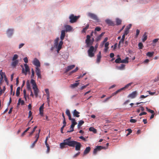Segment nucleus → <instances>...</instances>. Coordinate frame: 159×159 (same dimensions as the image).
Here are the masks:
<instances>
[{
  "instance_id": "obj_30",
  "label": "nucleus",
  "mask_w": 159,
  "mask_h": 159,
  "mask_svg": "<svg viewBox=\"0 0 159 159\" xmlns=\"http://www.w3.org/2000/svg\"><path fill=\"white\" fill-rule=\"evenodd\" d=\"M129 57H126L125 59L121 60V63H128L129 62Z\"/></svg>"
},
{
  "instance_id": "obj_38",
  "label": "nucleus",
  "mask_w": 159,
  "mask_h": 159,
  "mask_svg": "<svg viewBox=\"0 0 159 159\" xmlns=\"http://www.w3.org/2000/svg\"><path fill=\"white\" fill-rule=\"evenodd\" d=\"M154 52H147V56H148L149 57H152L153 56V55L154 54Z\"/></svg>"
},
{
  "instance_id": "obj_40",
  "label": "nucleus",
  "mask_w": 159,
  "mask_h": 159,
  "mask_svg": "<svg viewBox=\"0 0 159 159\" xmlns=\"http://www.w3.org/2000/svg\"><path fill=\"white\" fill-rule=\"evenodd\" d=\"M84 121H83V120H80L79 121L78 125V127L79 128L80 127V126H82V125L84 124Z\"/></svg>"
},
{
  "instance_id": "obj_62",
  "label": "nucleus",
  "mask_w": 159,
  "mask_h": 159,
  "mask_svg": "<svg viewBox=\"0 0 159 159\" xmlns=\"http://www.w3.org/2000/svg\"><path fill=\"white\" fill-rule=\"evenodd\" d=\"M63 126H64V127H65V126L66 125V122L65 119H64L63 120Z\"/></svg>"
},
{
  "instance_id": "obj_24",
  "label": "nucleus",
  "mask_w": 159,
  "mask_h": 159,
  "mask_svg": "<svg viewBox=\"0 0 159 159\" xmlns=\"http://www.w3.org/2000/svg\"><path fill=\"white\" fill-rule=\"evenodd\" d=\"M13 31V29H8L7 30V33L9 37L11 36L12 35Z\"/></svg>"
},
{
  "instance_id": "obj_45",
  "label": "nucleus",
  "mask_w": 159,
  "mask_h": 159,
  "mask_svg": "<svg viewBox=\"0 0 159 159\" xmlns=\"http://www.w3.org/2000/svg\"><path fill=\"white\" fill-rule=\"evenodd\" d=\"M101 30V28L100 27H96L95 29V33H96V31H99Z\"/></svg>"
},
{
  "instance_id": "obj_57",
  "label": "nucleus",
  "mask_w": 159,
  "mask_h": 159,
  "mask_svg": "<svg viewBox=\"0 0 159 159\" xmlns=\"http://www.w3.org/2000/svg\"><path fill=\"white\" fill-rule=\"evenodd\" d=\"M147 114V112H141V113H140L139 115L140 116H141L143 115H146Z\"/></svg>"
},
{
  "instance_id": "obj_31",
  "label": "nucleus",
  "mask_w": 159,
  "mask_h": 159,
  "mask_svg": "<svg viewBox=\"0 0 159 159\" xmlns=\"http://www.w3.org/2000/svg\"><path fill=\"white\" fill-rule=\"evenodd\" d=\"M37 126H35L34 128H33V130L30 133L29 135V137H31L32 135L35 131L36 129H37Z\"/></svg>"
},
{
  "instance_id": "obj_4",
  "label": "nucleus",
  "mask_w": 159,
  "mask_h": 159,
  "mask_svg": "<svg viewBox=\"0 0 159 159\" xmlns=\"http://www.w3.org/2000/svg\"><path fill=\"white\" fill-rule=\"evenodd\" d=\"M94 48L93 46H91L88 51V55L90 57H93L94 56L95 51H94Z\"/></svg>"
},
{
  "instance_id": "obj_29",
  "label": "nucleus",
  "mask_w": 159,
  "mask_h": 159,
  "mask_svg": "<svg viewBox=\"0 0 159 159\" xmlns=\"http://www.w3.org/2000/svg\"><path fill=\"white\" fill-rule=\"evenodd\" d=\"M18 63V60L13 61L11 63V65L15 67L16 66V65Z\"/></svg>"
},
{
  "instance_id": "obj_54",
  "label": "nucleus",
  "mask_w": 159,
  "mask_h": 159,
  "mask_svg": "<svg viewBox=\"0 0 159 159\" xmlns=\"http://www.w3.org/2000/svg\"><path fill=\"white\" fill-rule=\"evenodd\" d=\"M147 92H148L149 94H150L151 95H154L156 93V92H152L150 91H148Z\"/></svg>"
},
{
  "instance_id": "obj_26",
  "label": "nucleus",
  "mask_w": 159,
  "mask_h": 159,
  "mask_svg": "<svg viewBox=\"0 0 159 159\" xmlns=\"http://www.w3.org/2000/svg\"><path fill=\"white\" fill-rule=\"evenodd\" d=\"M89 27V24H87L86 27H83L82 31L83 33H85L87 30H88Z\"/></svg>"
},
{
  "instance_id": "obj_41",
  "label": "nucleus",
  "mask_w": 159,
  "mask_h": 159,
  "mask_svg": "<svg viewBox=\"0 0 159 159\" xmlns=\"http://www.w3.org/2000/svg\"><path fill=\"white\" fill-rule=\"evenodd\" d=\"M20 87H18V88H17L16 93V95L17 97H18L20 94Z\"/></svg>"
},
{
  "instance_id": "obj_46",
  "label": "nucleus",
  "mask_w": 159,
  "mask_h": 159,
  "mask_svg": "<svg viewBox=\"0 0 159 159\" xmlns=\"http://www.w3.org/2000/svg\"><path fill=\"white\" fill-rule=\"evenodd\" d=\"M31 71H32V75L31 76V79H33V77H34V70L33 68H32Z\"/></svg>"
},
{
  "instance_id": "obj_27",
  "label": "nucleus",
  "mask_w": 159,
  "mask_h": 159,
  "mask_svg": "<svg viewBox=\"0 0 159 159\" xmlns=\"http://www.w3.org/2000/svg\"><path fill=\"white\" fill-rule=\"evenodd\" d=\"M2 74H4V79L6 81V82H7L8 81V80H7V76L5 74V73L4 72H2V70H1L0 71V75H1V76H2Z\"/></svg>"
},
{
  "instance_id": "obj_20",
  "label": "nucleus",
  "mask_w": 159,
  "mask_h": 159,
  "mask_svg": "<svg viewBox=\"0 0 159 159\" xmlns=\"http://www.w3.org/2000/svg\"><path fill=\"white\" fill-rule=\"evenodd\" d=\"M35 137L36 138V140L31 145V148H33L34 147L36 143H37L38 140L39 139V135H35Z\"/></svg>"
},
{
  "instance_id": "obj_42",
  "label": "nucleus",
  "mask_w": 159,
  "mask_h": 159,
  "mask_svg": "<svg viewBox=\"0 0 159 159\" xmlns=\"http://www.w3.org/2000/svg\"><path fill=\"white\" fill-rule=\"evenodd\" d=\"M121 59L120 57H118L116 59L115 62L116 63H121Z\"/></svg>"
},
{
  "instance_id": "obj_52",
  "label": "nucleus",
  "mask_w": 159,
  "mask_h": 159,
  "mask_svg": "<svg viewBox=\"0 0 159 159\" xmlns=\"http://www.w3.org/2000/svg\"><path fill=\"white\" fill-rule=\"evenodd\" d=\"M101 38L99 35V36L97 37L96 39V41H98L100 40Z\"/></svg>"
},
{
  "instance_id": "obj_64",
  "label": "nucleus",
  "mask_w": 159,
  "mask_h": 159,
  "mask_svg": "<svg viewBox=\"0 0 159 159\" xmlns=\"http://www.w3.org/2000/svg\"><path fill=\"white\" fill-rule=\"evenodd\" d=\"M39 113L40 114V115L43 116V111L39 110Z\"/></svg>"
},
{
  "instance_id": "obj_19",
  "label": "nucleus",
  "mask_w": 159,
  "mask_h": 159,
  "mask_svg": "<svg viewBox=\"0 0 159 159\" xmlns=\"http://www.w3.org/2000/svg\"><path fill=\"white\" fill-rule=\"evenodd\" d=\"M66 31L65 30H62L61 31V36L60 37V39H61V41H62L64 39V37L66 35Z\"/></svg>"
},
{
  "instance_id": "obj_33",
  "label": "nucleus",
  "mask_w": 159,
  "mask_h": 159,
  "mask_svg": "<svg viewBox=\"0 0 159 159\" xmlns=\"http://www.w3.org/2000/svg\"><path fill=\"white\" fill-rule=\"evenodd\" d=\"M143 38L142 39V41L143 42H144L147 39V35L146 34V33H144L143 36Z\"/></svg>"
},
{
  "instance_id": "obj_60",
  "label": "nucleus",
  "mask_w": 159,
  "mask_h": 159,
  "mask_svg": "<svg viewBox=\"0 0 159 159\" xmlns=\"http://www.w3.org/2000/svg\"><path fill=\"white\" fill-rule=\"evenodd\" d=\"M80 153V152H78V153H76V154H75V155H74V156L73 157V158H75L77 156L79 155Z\"/></svg>"
},
{
  "instance_id": "obj_63",
  "label": "nucleus",
  "mask_w": 159,
  "mask_h": 159,
  "mask_svg": "<svg viewBox=\"0 0 159 159\" xmlns=\"http://www.w3.org/2000/svg\"><path fill=\"white\" fill-rule=\"evenodd\" d=\"M108 39L107 37H106L104 38V40L103 42V43H105L106 42L107 40Z\"/></svg>"
},
{
  "instance_id": "obj_34",
  "label": "nucleus",
  "mask_w": 159,
  "mask_h": 159,
  "mask_svg": "<svg viewBox=\"0 0 159 159\" xmlns=\"http://www.w3.org/2000/svg\"><path fill=\"white\" fill-rule=\"evenodd\" d=\"M89 130L93 132L94 133H96L97 132V131L96 129L93 127H90L89 129Z\"/></svg>"
},
{
  "instance_id": "obj_5",
  "label": "nucleus",
  "mask_w": 159,
  "mask_h": 159,
  "mask_svg": "<svg viewBox=\"0 0 159 159\" xmlns=\"http://www.w3.org/2000/svg\"><path fill=\"white\" fill-rule=\"evenodd\" d=\"M88 15L93 20L96 22H98L99 21V20L97 17V16L94 13H89Z\"/></svg>"
},
{
  "instance_id": "obj_6",
  "label": "nucleus",
  "mask_w": 159,
  "mask_h": 159,
  "mask_svg": "<svg viewBox=\"0 0 159 159\" xmlns=\"http://www.w3.org/2000/svg\"><path fill=\"white\" fill-rule=\"evenodd\" d=\"M79 16H74L73 14H71L69 16L70 21V23H73L77 21L78 19H79Z\"/></svg>"
},
{
  "instance_id": "obj_56",
  "label": "nucleus",
  "mask_w": 159,
  "mask_h": 159,
  "mask_svg": "<svg viewBox=\"0 0 159 159\" xmlns=\"http://www.w3.org/2000/svg\"><path fill=\"white\" fill-rule=\"evenodd\" d=\"M137 121L135 119H131L130 120V122L131 123H135Z\"/></svg>"
},
{
  "instance_id": "obj_2",
  "label": "nucleus",
  "mask_w": 159,
  "mask_h": 159,
  "mask_svg": "<svg viewBox=\"0 0 159 159\" xmlns=\"http://www.w3.org/2000/svg\"><path fill=\"white\" fill-rule=\"evenodd\" d=\"M59 40V38L58 37L56 38L54 41V43L55 48L57 49V52L58 53H59L60 50L62 46L63 43L62 41H61L58 44Z\"/></svg>"
},
{
  "instance_id": "obj_51",
  "label": "nucleus",
  "mask_w": 159,
  "mask_h": 159,
  "mask_svg": "<svg viewBox=\"0 0 159 159\" xmlns=\"http://www.w3.org/2000/svg\"><path fill=\"white\" fill-rule=\"evenodd\" d=\"M89 85V84H86V85H84V86H81V87L80 88V89L83 90V89H84L87 88V86H88V85Z\"/></svg>"
},
{
  "instance_id": "obj_12",
  "label": "nucleus",
  "mask_w": 159,
  "mask_h": 159,
  "mask_svg": "<svg viewBox=\"0 0 159 159\" xmlns=\"http://www.w3.org/2000/svg\"><path fill=\"white\" fill-rule=\"evenodd\" d=\"M137 94V92L136 91H135L132 92L131 93L129 94L128 96V98H134L136 97Z\"/></svg>"
},
{
  "instance_id": "obj_22",
  "label": "nucleus",
  "mask_w": 159,
  "mask_h": 159,
  "mask_svg": "<svg viewBox=\"0 0 159 159\" xmlns=\"http://www.w3.org/2000/svg\"><path fill=\"white\" fill-rule=\"evenodd\" d=\"M30 83L32 85L33 89H34L37 86L35 80H34L33 79H31Z\"/></svg>"
},
{
  "instance_id": "obj_21",
  "label": "nucleus",
  "mask_w": 159,
  "mask_h": 159,
  "mask_svg": "<svg viewBox=\"0 0 159 159\" xmlns=\"http://www.w3.org/2000/svg\"><path fill=\"white\" fill-rule=\"evenodd\" d=\"M125 36L123 34L122 36L121 39L120 40V41L119 42V43L118 44V46L119 47H120V45L121 43H124V41L125 40Z\"/></svg>"
},
{
  "instance_id": "obj_58",
  "label": "nucleus",
  "mask_w": 159,
  "mask_h": 159,
  "mask_svg": "<svg viewBox=\"0 0 159 159\" xmlns=\"http://www.w3.org/2000/svg\"><path fill=\"white\" fill-rule=\"evenodd\" d=\"M158 39H153V41H152L153 43H156L158 42Z\"/></svg>"
},
{
  "instance_id": "obj_55",
  "label": "nucleus",
  "mask_w": 159,
  "mask_h": 159,
  "mask_svg": "<svg viewBox=\"0 0 159 159\" xmlns=\"http://www.w3.org/2000/svg\"><path fill=\"white\" fill-rule=\"evenodd\" d=\"M23 60L25 63H27V62H28V59L27 57H24L23 59Z\"/></svg>"
},
{
  "instance_id": "obj_50",
  "label": "nucleus",
  "mask_w": 159,
  "mask_h": 159,
  "mask_svg": "<svg viewBox=\"0 0 159 159\" xmlns=\"http://www.w3.org/2000/svg\"><path fill=\"white\" fill-rule=\"evenodd\" d=\"M44 105V103H43V104H42V106H40V108H39V110L43 111Z\"/></svg>"
},
{
  "instance_id": "obj_36",
  "label": "nucleus",
  "mask_w": 159,
  "mask_h": 159,
  "mask_svg": "<svg viewBox=\"0 0 159 159\" xmlns=\"http://www.w3.org/2000/svg\"><path fill=\"white\" fill-rule=\"evenodd\" d=\"M79 83H76L73 84H71L70 85V87L71 88H75V87L78 86L79 85Z\"/></svg>"
},
{
  "instance_id": "obj_13",
  "label": "nucleus",
  "mask_w": 159,
  "mask_h": 159,
  "mask_svg": "<svg viewBox=\"0 0 159 159\" xmlns=\"http://www.w3.org/2000/svg\"><path fill=\"white\" fill-rule=\"evenodd\" d=\"M35 72L36 73V75L38 78L41 79L42 77L41 74L40 70L39 68L36 67Z\"/></svg>"
},
{
  "instance_id": "obj_48",
  "label": "nucleus",
  "mask_w": 159,
  "mask_h": 159,
  "mask_svg": "<svg viewBox=\"0 0 159 159\" xmlns=\"http://www.w3.org/2000/svg\"><path fill=\"white\" fill-rule=\"evenodd\" d=\"M125 65L124 64H121L120 66L118 67V68L119 69H123L125 67Z\"/></svg>"
},
{
  "instance_id": "obj_32",
  "label": "nucleus",
  "mask_w": 159,
  "mask_h": 159,
  "mask_svg": "<svg viewBox=\"0 0 159 159\" xmlns=\"http://www.w3.org/2000/svg\"><path fill=\"white\" fill-rule=\"evenodd\" d=\"M109 45V43L108 42H106L105 44V48H104V51L107 52V51L108 48V46Z\"/></svg>"
},
{
  "instance_id": "obj_8",
  "label": "nucleus",
  "mask_w": 159,
  "mask_h": 159,
  "mask_svg": "<svg viewBox=\"0 0 159 159\" xmlns=\"http://www.w3.org/2000/svg\"><path fill=\"white\" fill-rule=\"evenodd\" d=\"M24 66L25 68V70L24 68H22V73L24 74L25 75H27V72H30V68L27 64H24Z\"/></svg>"
},
{
  "instance_id": "obj_61",
  "label": "nucleus",
  "mask_w": 159,
  "mask_h": 159,
  "mask_svg": "<svg viewBox=\"0 0 159 159\" xmlns=\"http://www.w3.org/2000/svg\"><path fill=\"white\" fill-rule=\"evenodd\" d=\"M32 115V112L31 111H29V116H28V118H29V117H30Z\"/></svg>"
},
{
  "instance_id": "obj_3",
  "label": "nucleus",
  "mask_w": 159,
  "mask_h": 159,
  "mask_svg": "<svg viewBox=\"0 0 159 159\" xmlns=\"http://www.w3.org/2000/svg\"><path fill=\"white\" fill-rule=\"evenodd\" d=\"M90 36L89 35H88L86 36V39L85 43H86V47H89L91 46L93 43V41H91L90 39Z\"/></svg>"
},
{
  "instance_id": "obj_37",
  "label": "nucleus",
  "mask_w": 159,
  "mask_h": 159,
  "mask_svg": "<svg viewBox=\"0 0 159 159\" xmlns=\"http://www.w3.org/2000/svg\"><path fill=\"white\" fill-rule=\"evenodd\" d=\"M129 27H126L125 30V31L124 33V35L125 36V35H126L129 33Z\"/></svg>"
},
{
  "instance_id": "obj_39",
  "label": "nucleus",
  "mask_w": 159,
  "mask_h": 159,
  "mask_svg": "<svg viewBox=\"0 0 159 159\" xmlns=\"http://www.w3.org/2000/svg\"><path fill=\"white\" fill-rule=\"evenodd\" d=\"M66 29L67 31H70L72 29V27L70 25H66L65 26Z\"/></svg>"
},
{
  "instance_id": "obj_43",
  "label": "nucleus",
  "mask_w": 159,
  "mask_h": 159,
  "mask_svg": "<svg viewBox=\"0 0 159 159\" xmlns=\"http://www.w3.org/2000/svg\"><path fill=\"white\" fill-rule=\"evenodd\" d=\"M115 92H114V93H113L111 95V97H107V98H106L104 102H106V101H107V100H109V99H110V98H111V97H113V96H114V95H116V94H114L115 93Z\"/></svg>"
},
{
  "instance_id": "obj_11",
  "label": "nucleus",
  "mask_w": 159,
  "mask_h": 159,
  "mask_svg": "<svg viewBox=\"0 0 159 159\" xmlns=\"http://www.w3.org/2000/svg\"><path fill=\"white\" fill-rule=\"evenodd\" d=\"M33 64L34 65H35L37 68H39V67L40 66V62L38 59L36 58L34 59L33 62Z\"/></svg>"
},
{
  "instance_id": "obj_59",
  "label": "nucleus",
  "mask_w": 159,
  "mask_h": 159,
  "mask_svg": "<svg viewBox=\"0 0 159 159\" xmlns=\"http://www.w3.org/2000/svg\"><path fill=\"white\" fill-rule=\"evenodd\" d=\"M25 44L24 43H22L20 44V45L19 46V48H22V47Z\"/></svg>"
},
{
  "instance_id": "obj_53",
  "label": "nucleus",
  "mask_w": 159,
  "mask_h": 159,
  "mask_svg": "<svg viewBox=\"0 0 159 159\" xmlns=\"http://www.w3.org/2000/svg\"><path fill=\"white\" fill-rule=\"evenodd\" d=\"M66 113L68 116L70 115V110H68V109H67L66 111Z\"/></svg>"
},
{
  "instance_id": "obj_16",
  "label": "nucleus",
  "mask_w": 159,
  "mask_h": 159,
  "mask_svg": "<svg viewBox=\"0 0 159 159\" xmlns=\"http://www.w3.org/2000/svg\"><path fill=\"white\" fill-rule=\"evenodd\" d=\"M67 145L65 140H64L63 143H61L60 144V148L61 149H63L66 147V145Z\"/></svg>"
},
{
  "instance_id": "obj_18",
  "label": "nucleus",
  "mask_w": 159,
  "mask_h": 159,
  "mask_svg": "<svg viewBox=\"0 0 159 159\" xmlns=\"http://www.w3.org/2000/svg\"><path fill=\"white\" fill-rule=\"evenodd\" d=\"M91 150V148L89 147H86L85 150L84 152V155H87V154L89 153V152H90Z\"/></svg>"
},
{
  "instance_id": "obj_1",
  "label": "nucleus",
  "mask_w": 159,
  "mask_h": 159,
  "mask_svg": "<svg viewBox=\"0 0 159 159\" xmlns=\"http://www.w3.org/2000/svg\"><path fill=\"white\" fill-rule=\"evenodd\" d=\"M71 137H69V138L65 139L67 143V145H68L70 147H75V150L76 151L80 150V148L82 146L80 143L76 141L71 140Z\"/></svg>"
},
{
  "instance_id": "obj_47",
  "label": "nucleus",
  "mask_w": 159,
  "mask_h": 159,
  "mask_svg": "<svg viewBox=\"0 0 159 159\" xmlns=\"http://www.w3.org/2000/svg\"><path fill=\"white\" fill-rule=\"evenodd\" d=\"M139 47L140 49H142L143 47V44L141 42H140L138 44Z\"/></svg>"
},
{
  "instance_id": "obj_28",
  "label": "nucleus",
  "mask_w": 159,
  "mask_h": 159,
  "mask_svg": "<svg viewBox=\"0 0 159 159\" xmlns=\"http://www.w3.org/2000/svg\"><path fill=\"white\" fill-rule=\"evenodd\" d=\"M116 22L117 25H120L121 24L122 20L119 18H116Z\"/></svg>"
},
{
  "instance_id": "obj_15",
  "label": "nucleus",
  "mask_w": 159,
  "mask_h": 159,
  "mask_svg": "<svg viewBox=\"0 0 159 159\" xmlns=\"http://www.w3.org/2000/svg\"><path fill=\"white\" fill-rule=\"evenodd\" d=\"M105 22L107 24H108L109 25L113 26L115 25L114 23L110 19H107L106 20Z\"/></svg>"
},
{
  "instance_id": "obj_44",
  "label": "nucleus",
  "mask_w": 159,
  "mask_h": 159,
  "mask_svg": "<svg viewBox=\"0 0 159 159\" xmlns=\"http://www.w3.org/2000/svg\"><path fill=\"white\" fill-rule=\"evenodd\" d=\"M18 57V55L15 54H14L12 58V61L16 60L17 59Z\"/></svg>"
},
{
  "instance_id": "obj_7",
  "label": "nucleus",
  "mask_w": 159,
  "mask_h": 159,
  "mask_svg": "<svg viewBox=\"0 0 159 159\" xmlns=\"http://www.w3.org/2000/svg\"><path fill=\"white\" fill-rule=\"evenodd\" d=\"M106 149L105 147H102V146H97L94 149L93 151V154L94 155H96L98 152L102 150V149Z\"/></svg>"
},
{
  "instance_id": "obj_10",
  "label": "nucleus",
  "mask_w": 159,
  "mask_h": 159,
  "mask_svg": "<svg viewBox=\"0 0 159 159\" xmlns=\"http://www.w3.org/2000/svg\"><path fill=\"white\" fill-rule=\"evenodd\" d=\"M133 84L132 83L128 84H127L123 88H120V89H118V90H117L116 91H115V93L114 94H117L119 92H120V91L123 90L125 89L129 88V86H131V84Z\"/></svg>"
},
{
  "instance_id": "obj_17",
  "label": "nucleus",
  "mask_w": 159,
  "mask_h": 159,
  "mask_svg": "<svg viewBox=\"0 0 159 159\" xmlns=\"http://www.w3.org/2000/svg\"><path fill=\"white\" fill-rule=\"evenodd\" d=\"M101 51H99L98 54L97 55V59L96 61L97 63H99L101 60Z\"/></svg>"
},
{
  "instance_id": "obj_25",
  "label": "nucleus",
  "mask_w": 159,
  "mask_h": 159,
  "mask_svg": "<svg viewBox=\"0 0 159 159\" xmlns=\"http://www.w3.org/2000/svg\"><path fill=\"white\" fill-rule=\"evenodd\" d=\"M79 112H78V111H77L76 109H75L73 111V115L75 116L76 117H79Z\"/></svg>"
},
{
  "instance_id": "obj_14",
  "label": "nucleus",
  "mask_w": 159,
  "mask_h": 159,
  "mask_svg": "<svg viewBox=\"0 0 159 159\" xmlns=\"http://www.w3.org/2000/svg\"><path fill=\"white\" fill-rule=\"evenodd\" d=\"M75 66V65H71L70 66H67L65 72H67L70 71V70L73 69L74 68Z\"/></svg>"
},
{
  "instance_id": "obj_9",
  "label": "nucleus",
  "mask_w": 159,
  "mask_h": 159,
  "mask_svg": "<svg viewBox=\"0 0 159 159\" xmlns=\"http://www.w3.org/2000/svg\"><path fill=\"white\" fill-rule=\"evenodd\" d=\"M77 124V123L75 121V119L73 118L71 120V130H68L67 132H73L74 131V128L75 125Z\"/></svg>"
},
{
  "instance_id": "obj_49",
  "label": "nucleus",
  "mask_w": 159,
  "mask_h": 159,
  "mask_svg": "<svg viewBox=\"0 0 159 159\" xmlns=\"http://www.w3.org/2000/svg\"><path fill=\"white\" fill-rule=\"evenodd\" d=\"M140 31L139 30H136V34L135 35V37L136 38H137L138 36H139V35L140 33Z\"/></svg>"
},
{
  "instance_id": "obj_23",
  "label": "nucleus",
  "mask_w": 159,
  "mask_h": 159,
  "mask_svg": "<svg viewBox=\"0 0 159 159\" xmlns=\"http://www.w3.org/2000/svg\"><path fill=\"white\" fill-rule=\"evenodd\" d=\"M34 91V93L36 97H37L38 96V93L39 92V90L37 86L35 87L34 89H33Z\"/></svg>"
},
{
  "instance_id": "obj_35",
  "label": "nucleus",
  "mask_w": 159,
  "mask_h": 159,
  "mask_svg": "<svg viewBox=\"0 0 159 159\" xmlns=\"http://www.w3.org/2000/svg\"><path fill=\"white\" fill-rule=\"evenodd\" d=\"M26 85H27V88L28 90H30L31 89V88L30 87V82L29 80H28L26 82Z\"/></svg>"
}]
</instances>
